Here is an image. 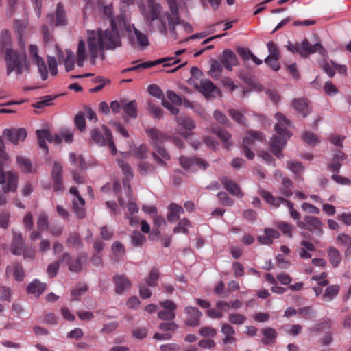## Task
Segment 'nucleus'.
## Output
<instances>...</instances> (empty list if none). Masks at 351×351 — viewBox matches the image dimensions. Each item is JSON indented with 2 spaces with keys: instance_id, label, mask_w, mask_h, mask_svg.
<instances>
[{
  "instance_id": "44",
  "label": "nucleus",
  "mask_w": 351,
  "mask_h": 351,
  "mask_svg": "<svg viewBox=\"0 0 351 351\" xmlns=\"http://www.w3.org/2000/svg\"><path fill=\"white\" fill-rule=\"evenodd\" d=\"M146 242V237L138 231H134L131 236V243L133 246L139 247Z\"/></svg>"
},
{
  "instance_id": "9",
  "label": "nucleus",
  "mask_w": 351,
  "mask_h": 351,
  "mask_svg": "<svg viewBox=\"0 0 351 351\" xmlns=\"http://www.w3.org/2000/svg\"><path fill=\"white\" fill-rule=\"evenodd\" d=\"M277 121L274 125V130L278 135L292 134L289 130L288 128H291L292 123L289 121L285 115L280 112H277L275 115Z\"/></svg>"
},
{
  "instance_id": "21",
  "label": "nucleus",
  "mask_w": 351,
  "mask_h": 351,
  "mask_svg": "<svg viewBox=\"0 0 351 351\" xmlns=\"http://www.w3.org/2000/svg\"><path fill=\"white\" fill-rule=\"evenodd\" d=\"M155 152L152 155L154 160L160 166H165V160H170V155L162 145L153 147Z\"/></svg>"
},
{
  "instance_id": "46",
  "label": "nucleus",
  "mask_w": 351,
  "mask_h": 351,
  "mask_svg": "<svg viewBox=\"0 0 351 351\" xmlns=\"http://www.w3.org/2000/svg\"><path fill=\"white\" fill-rule=\"evenodd\" d=\"M28 23L29 22L27 19H23L21 20L16 19L14 21V26L20 37L24 34Z\"/></svg>"
},
{
  "instance_id": "51",
  "label": "nucleus",
  "mask_w": 351,
  "mask_h": 351,
  "mask_svg": "<svg viewBox=\"0 0 351 351\" xmlns=\"http://www.w3.org/2000/svg\"><path fill=\"white\" fill-rule=\"evenodd\" d=\"M57 96L46 95L40 98V100L32 104L35 108H43L45 106L51 104V101L56 99Z\"/></svg>"
},
{
  "instance_id": "41",
  "label": "nucleus",
  "mask_w": 351,
  "mask_h": 351,
  "mask_svg": "<svg viewBox=\"0 0 351 351\" xmlns=\"http://www.w3.org/2000/svg\"><path fill=\"white\" fill-rule=\"evenodd\" d=\"M9 156L5 152V145L0 136V172L5 171V162L8 160Z\"/></svg>"
},
{
  "instance_id": "1",
  "label": "nucleus",
  "mask_w": 351,
  "mask_h": 351,
  "mask_svg": "<svg viewBox=\"0 0 351 351\" xmlns=\"http://www.w3.org/2000/svg\"><path fill=\"white\" fill-rule=\"evenodd\" d=\"M103 12L110 20V28L102 30L87 31V44L90 56V62L95 65L99 57L104 60V50H114L121 47V41L118 32L117 24L112 15V6L108 5L103 7Z\"/></svg>"
},
{
  "instance_id": "6",
  "label": "nucleus",
  "mask_w": 351,
  "mask_h": 351,
  "mask_svg": "<svg viewBox=\"0 0 351 351\" xmlns=\"http://www.w3.org/2000/svg\"><path fill=\"white\" fill-rule=\"evenodd\" d=\"M0 184L3 185L5 193L14 192L18 185L17 175L10 171L0 172Z\"/></svg>"
},
{
  "instance_id": "33",
  "label": "nucleus",
  "mask_w": 351,
  "mask_h": 351,
  "mask_svg": "<svg viewBox=\"0 0 351 351\" xmlns=\"http://www.w3.org/2000/svg\"><path fill=\"white\" fill-rule=\"evenodd\" d=\"M85 201L82 197L73 200V208L77 217L82 219L85 217Z\"/></svg>"
},
{
  "instance_id": "7",
  "label": "nucleus",
  "mask_w": 351,
  "mask_h": 351,
  "mask_svg": "<svg viewBox=\"0 0 351 351\" xmlns=\"http://www.w3.org/2000/svg\"><path fill=\"white\" fill-rule=\"evenodd\" d=\"M46 20L48 23L54 26H63L67 24L66 14L61 2L57 4L56 16L53 14H48Z\"/></svg>"
},
{
  "instance_id": "64",
  "label": "nucleus",
  "mask_w": 351,
  "mask_h": 351,
  "mask_svg": "<svg viewBox=\"0 0 351 351\" xmlns=\"http://www.w3.org/2000/svg\"><path fill=\"white\" fill-rule=\"evenodd\" d=\"M217 196L218 197L220 202L226 206H232L234 204V201L228 196L226 192L218 193Z\"/></svg>"
},
{
  "instance_id": "56",
  "label": "nucleus",
  "mask_w": 351,
  "mask_h": 351,
  "mask_svg": "<svg viewBox=\"0 0 351 351\" xmlns=\"http://www.w3.org/2000/svg\"><path fill=\"white\" fill-rule=\"evenodd\" d=\"M267 47L269 51L268 57L280 58V52L277 45L273 41H269L267 43Z\"/></svg>"
},
{
  "instance_id": "20",
  "label": "nucleus",
  "mask_w": 351,
  "mask_h": 351,
  "mask_svg": "<svg viewBox=\"0 0 351 351\" xmlns=\"http://www.w3.org/2000/svg\"><path fill=\"white\" fill-rule=\"evenodd\" d=\"M12 242L11 245L12 252L14 255H21L23 252L25 245L23 239L20 232L12 231Z\"/></svg>"
},
{
  "instance_id": "10",
  "label": "nucleus",
  "mask_w": 351,
  "mask_h": 351,
  "mask_svg": "<svg viewBox=\"0 0 351 351\" xmlns=\"http://www.w3.org/2000/svg\"><path fill=\"white\" fill-rule=\"evenodd\" d=\"M88 259V256L86 252H80L77 254L75 260L71 259L70 262L66 263L70 271L80 273L86 268Z\"/></svg>"
},
{
  "instance_id": "50",
  "label": "nucleus",
  "mask_w": 351,
  "mask_h": 351,
  "mask_svg": "<svg viewBox=\"0 0 351 351\" xmlns=\"http://www.w3.org/2000/svg\"><path fill=\"white\" fill-rule=\"evenodd\" d=\"M102 128L105 132V134L106 136L107 143L108 145V147L113 155L117 154V150L116 148V146L114 143L113 138H112V134L111 132L109 130V129L106 125H102Z\"/></svg>"
},
{
  "instance_id": "17",
  "label": "nucleus",
  "mask_w": 351,
  "mask_h": 351,
  "mask_svg": "<svg viewBox=\"0 0 351 351\" xmlns=\"http://www.w3.org/2000/svg\"><path fill=\"white\" fill-rule=\"evenodd\" d=\"M146 132L152 140L151 144L153 147L162 145L163 142L171 138L170 136L154 128L147 129Z\"/></svg>"
},
{
  "instance_id": "32",
  "label": "nucleus",
  "mask_w": 351,
  "mask_h": 351,
  "mask_svg": "<svg viewBox=\"0 0 351 351\" xmlns=\"http://www.w3.org/2000/svg\"><path fill=\"white\" fill-rule=\"evenodd\" d=\"M328 256L333 267H337L341 261V256L339 250L334 247H329L327 250Z\"/></svg>"
},
{
  "instance_id": "54",
  "label": "nucleus",
  "mask_w": 351,
  "mask_h": 351,
  "mask_svg": "<svg viewBox=\"0 0 351 351\" xmlns=\"http://www.w3.org/2000/svg\"><path fill=\"white\" fill-rule=\"evenodd\" d=\"M37 229L40 231L47 230L49 227L48 216L45 213H40L37 219Z\"/></svg>"
},
{
  "instance_id": "5",
  "label": "nucleus",
  "mask_w": 351,
  "mask_h": 351,
  "mask_svg": "<svg viewBox=\"0 0 351 351\" xmlns=\"http://www.w3.org/2000/svg\"><path fill=\"white\" fill-rule=\"evenodd\" d=\"M27 130L23 128H10L4 129L3 131V135L1 136L2 139L4 138L8 141L16 145L20 141H24L27 137Z\"/></svg>"
},
{
  "instance_id": "15",
  "label": "nucleus",
  "mask_w": 351,
  "mask_h": 351,
  "mask_svg": "<svg viewBox=\"0 0 351 351\" xmlns=\"http://www.w3.org/2000/svg\"><path fill=\"white\" fill-rule=\"evenodd\" d=\"M220 61L224 67L230 71L232 70V66L239 64V60L235 53L228 49L223 50Z\"/></svg>"
},
{
  "instance_id": "37",
  "label": "nucleus",
  "mask_w": 351,
  "mask_h": 351,
  "mask_svg": "<svg viewBox=\"0 0 351 351\" xmlns=\"http://www.w3.org/2000/svg\"><path fill=\"white\" fill-rule=\"evenodd\" d=\"M339 290L340 287L338 285L328 286L322 295L323 300L328 302L332 301L339 294Z\"/></svg>"
},
{
  "instance_id": "55",
  "label": "nucleus",
  "mask_w": 351,
  "mask_h": 351,
  "mask_svg": "<svg viewBox=\"0 0 351 351\" xmlns=\"http://www.w3.org/2000/svg\"><path fill=\"white\" fill-rule=\"evenodd\" d=\"M176 208H178V204L175 203H171L169 206V210L170 212L168 213L167 218L169 222H175L180 218L176 210Z\"/></svg>"
},
{
  "instance_id": "22",
  "label": "nucleus",
  "mask_w": 351,
  "mask_h": 351,
  "mask_svg": "<svg viewBox=\"0 0 351 351\" xmlns=\"http://www.w3.org/2000/svg\"><path fill=\"white\" fill-rule=\"evenodd\" d=\"M221 182L224 188L232 195L241 198L243 196L239 186L233 180L228 179L227 177H223Z\"/></svg>"
},
{
  "instance_id": "30",
  "label": "nucleus",
  "mask_w": 351,
  "mask_h": 351,
  "mask_svg": "<svg viewBox=\"0 0 351 351\" xmlns=\"http://www.w3.org/2000/svg\"><path fill=\"white\" fill-rule=\"evenodd\" d=\"M200 92L205 97L208 98L213 92L218 90L217 86L208 79L202 80L200 82Z\"/></svg>"
},
{
  "instance_id": "38",
  "label": "nucleus",
  "mask_w": 351,
  "mask_h": 351,
  "mask_svg": "<svg viewBox=\"0 0 351 351\" xmlns=\"http://www.w3.org/2000/svg\"><path fill=\"white\" fill-rule=\"evenodd\" d=\"M66 242L76 250H80L83 247V242L77 233H71L67 238Z\"/></svg>"
},
{
  "instance_id": "63",
  "label": "nucleus",
  "mask_w": 351,
  "mask_h": 351,
  "mask_svg": "<svg viewBox=\"0 0 351 351\" xmlns=\"http://www.w3.org/2000/svg\"><path fill=\"white\" fill-rule=\"evenodd\" d=\"M14 276L17 281H22L25 276V271L21 265L15 263L13 264Z\"/></svg>"
},
{
  "instance_id": "4",
  "label": "nucleus",
  "mask_w": 351,
  "mask_h": 351,
  "mask_svg": "<svg viewBox=\"0 0 351 351\" xmlns=\"http://www.w3.org/2000/svg\"><path fill=\"white\" fill-rule=\"evenodd\" d=\"M126 31L128 32V40L130 44L135 47L136 44L143 49L147 47L149 44L147 36L136 29L134 25L126 26Z\"/></svg>"
},
{
  "instance_id": "35",
  "label": "nucleus",
  "mask_w": 351,
  "mask_h": 351,
  "mask_svg": "<svg viewBox=\"0 0 351 351\" xmlns=\"http://www.w3.org/2000/svg\"><path fill=\"white\" fill-rule=\"evenodd\" d=\"M212 132L223 141L224 143V147L228 149L231 145L230 142L231 137L230 134L221 128H217L215 127L212 128Z\"/></svg>"
},
{
  "instance_id": "16",
  "label": "nucleus",
  "mask_w": 351,
  "mask_h": 351,
  "mask_svg": "<svg viewBox=\"0 0 351 351\" xmlns=\"http://www.w3.org/2000/svg\"><path fill=\"white\" fill-rule=\"evenodd\" d=\"M113 282L115 284L114 291L118 295L123 294L131 287V282L125 275H114Z\"/></svg>"
},
{
  "instance_id": "42",
  "label": "nucleus",
  "mask_w": 351,
  "mask_h": 351,
  "mask_svg": "<svg viewBox=\"0 0 351 351\" xmlns=\"http://www.w3.org/2000/svg\"><path fill=\"white\" fill-rule=\"evenodd\" d=\"M262 134L258 132H251L250 136H246L243 141V147H251L254 143V139L261 141Z\"/></svg>"
},
{
  "instance_id": "34",
  "label": "nucleus",
  "mask_w": 351,
  "mask_h": 351,
  "mask_svg": "<svg viewBox=\"0 0 351 351\" xmlns=\"http://www.w3.org/2000/svg\"><path fill=\"white\" fill-rule=\"evenodd\" d=\"M223 70V66L221 61L217 60H210V69L208 75L215 80L219 79Z\"/></svg>"
},
{
  "instance_id": "36",
  "label": "nucleus",
  "mask_w": 351,
  "mask_h": 351,
  "mask_svg": "<svg viewBox=\"0 0 351 351\" xmlns=\"http://www.w3.org/2000/svg\"><path fill=\"white\" fill-rule=\"evenodd\" d=\"M86 48L85 43L83 40H80L78 43L76 59H77V65L80 67H82L84 64V61L86 60Z\"/></svg>"
},
{
  "instance_id": "57",
  "label": "nucleus",
  "mask_w": 351,
  "mask_h": 351,
  "mask_svg": "<svg viewBox=\"0 0 351 351\" xmlns=\"http://www.w3.org/2000/svg\"><path fill=\"white\" fill-rule=\"evenodd\" d=\"M148 93L161 100L164 99L165 95L162 90L159 88L158 85L156 84H151L148 86Z\"/></svg>"
},
{
  "instance_id": "18",
  "label": "nucleus",
  "mask_w": 351,
  "mask_h": 351,
  "mask_svg": "<svg viewBox=\"0 0 351 351\" xmlns=\"http://www.w3.org/2000/svg\"><path fill=\"white\" fill-rule=\"evenodd\" d=\"M71 260V256L68 252H64L63 255L60 257L57 261L50 263L47 269V273L49 278H53L57 274L60 264L62 263H69Z\"/></svg>"
},
{
  "instance_id": "60",
  "label": "nucleus",
  "mask_w": 351,
  "mask_h": 351,
  "mask_svg": "<svg viewBox=\"0 0 351 351\" xmlns=\"http://www.w3.org/2000/svg\"><path fill=\"white\" fill-rule=\"evenodd\" d=\"M38 139H43L44 141H47L49 143L53 142V138L51 133L49 130L40 129L36 130Z\"/></svg>"
},
{
  "instance_id": "19",
  "label": "nucleus",
  "mask_w": 351,
  "mask_h": 351,
  "mask_svg": "<svg viewBox=\"0 0 351 351\" xmlns=\"http://www.w3.org/2000/svg\"><path fill=\"white\" fill-rule=\"evenodd\" d=\"M8 50H14L12 48V35L9 30L4 29L0 33V51L5 54Z\"/></svg>"
},
{
  "instance_id": "13",
  "label": "nucleus",
  "mask_w": 351,
  "mask_h": 351,
  "mask_svg": "<svg viewBox=\"0 0 351 351\" xmlns=\"http://www.w3.org/2000/svg\"><path fill=\"white\" fill-rule=\"evenodd\" d=\"M304 220L307 222V230L315 234L318 237L322 236L324 233L322 228L324 224L319 218L306 215L304 217Z\"/></svg>"
},
{
  "instance_id": "49",
  "label": "nucleus",
  "mask_w": 351,
  "mask_h": 351,
  "mask_svg": "<svg viewBox=\"0 0 351 351\" xmlns=\"http://www.w3.org/2000/svg\"><path fill=\"white\" fill-rule=\"evenodd\" d=\"M190 226V221L187 219L183 218L179 221L178 226L173 228V231L174 233L182 232L184 234H188V227Z\"/></svg>"
},
{
  "instance_id": "52",
  "label": "nucleus",
  "mask_w": 351,
  "mask_h": 351,
  "mask_svg": "<svg viewBox=\"0 0 351 351\" xmlns=\"http://www.w3.org/2000/svg\"><path fill=\"white\" fill-rule=\"evenodd\" d=\"M118 164L122 171L123 174L125 176L128 180L133 178V171L128 163H126L122 160H119Z\"/></svg>"
},
{
  "instance_id": "26",
  "label": "nucleus",
  "mask_w": 351,
  "mask_h": 351,
  "mask_svg": "<svg viewBox=\"0 0 351 351\" xmlns=\"http://www.w3.org/2000/svg\"><path fill=\"white\" fill-rule=\"evenodd\" d=\"M121 106L126 114L132 118L137 117V103L135 100L128 101L126 99H121Z\"/></svg>"
},
{
  "instance_id": "2",
  "label": "nucleus",
  "mask_w": 351,
  "mask_h": 351,
  "mask_svg": "<svg viewBox=\"0 0 351 351\" xmlns=\"http://www.w3.org/2000/svg\"><path fill=\"white\" fill-rule=\"evenodd\" d=\"M3 55L8 75H10L12 72H15L17 75H20L24 72H29V64L25 52H19L15 49L8 50Z\"/></svg>"
},
{
  "instance_id": "12",
  "label": "nucleus",
  "mask_w": 351,
  "mask_h": 351,
  "mask_svg": "<svg viewBox=\"0 0 351 351\" xmlns=\"http://www.w3.org/2000/svg\"><path fill=\"white\" fill-rule=\"evenodd\" d=\"M51 178L54 182V191H60L63 190L62 166L58 162H53L51 171Z\"/></svg>"
},
{
  "instance_id": "8",
  "label": "nucleus",
  "mask_w": 351,
  "mask_h": 351,
  "mask_svg": "<svg viewBox=\"0 0 351 351\" xmlns=\"http://www.w3.org/2000/svg\"><path fill=\"white\" fill-rule=\"evenodd\" d=\"M291 134H285L274 136L271 139V150L272 153L278 158H282V149L286 145L288 139L290 138Z\"/></svg>"
},
{
  "instance_id": "25",
  "label": "nucleus",
  "mask_w": 351,
  "mask_h": 351,
  "mask_svg": "<svg viewBox=\"0 0 351 351\" xmlns=\"http://www.w3.org/2000/svg\"><path fill=\"white\" fill-rule=\"evenodd\" d=\"M261 332L264 336V338L261 340V343L265 346H271L277 338L278 333L276 330L270 327H266L261 330Z\"/></svg>"
},
{
  "instance_id": "62",
  "label": "nucleus",
  "mask_w": 351,
  "mask_h": 351,
  "mask_svg": "<svg viewBox=\"0 0 351 351\" xmlns=\"http://www.w3.org/2000/svg\"><path fill=\"white\" fill-rule=\"evenodd\" d=\"M228 320L231 324L241 325L245 322L246 318L244 315L239 313H231L228 316Z\"/></svg>"
},
{
  "instance_id": "61",
  "label": "nucleus",
  "mask_w": 351,
  "mask_h": 351,
  "mask_svg": "<svg viewBox=\"0 0 351 351\" xmlns=\"http://www.w3.org/2000/svg\"><path fill=\"white\" fill-rule=\"evenodd\" d=\"M280 58H271L267 56L265 58L264 62L272 70L277 71L280 69V65L278 62V60Z\"/></svg>"
},
{
  "instance_id": "48",
  "label": "nucleus",
  "mask_w": 351,
  "mask_h": 351,
  "mask_svg": "<svg viewBox=\"0 0 351 351\" xmlns=\"http://www.w3.org/2000/svg\"><path fill=\"white\" fill-rule=\"evenodd\" d=\"M228 112L231 118L237 123L246 125V119L240 111L235 109H230Z\"/></svg>"
},
{
  "instance_id": "45",
  "label": "nucleus",
  "mask_w": 351,
  "mask_h": 351,
  "mask_svg": "<svg viewBox=\"0 0 351 351\" xmlns=\"http://www.w3.org/2000/svg\"><path fill=\"white\" fill-rule=\"evenodd\" d=\"M287 168L296 176H300L304 169V167L301 162L293 160L287 162Z\"/></svg>"
},
{
  "instance_id": "40",
  "label": "nucleus",
  "mask_w": 351,
  "mask_h": 351,
  "mask_svg": "<svg viewBox=\"0 0 351 351\" xmlns=\"http://www.w3.org/2000/svg\"><path fill=\"white\" fill-rule=\"evenodd\" d=\"M159 277L158 270L156 268H152L148 276L145 280L146 285L149 287H156Z\"/></svg>"
},
{
  "instance_id": "29",
  "label": "nucleus",
  "mask_w": 351,
  "mask_h": 351,
  "mask_svg": "<svg viewBox=\"0 0 351 351\" xmlns=\"http://www.w3.org/2000/svg\"><path fill=\"white\" fill-rule=\"evenodd\" d=\"M92 140L99 146H105L107 145V139L105 132L101 128H94L90 131Z\"/></svg>"
},
{
  "instance_id": "3",
  "label": "nucleus",
  "mask_w": 351,
  "mask_h": 351,
  "mask_svg": "<svg viewBox=\"0 0 351 351\" xmlns=\"http://www.w3.org/2000/svg\"><path fill=\"white\" fill-rule=\"evenodd\" d=\"M149 15L147 20L152 23L157 20V29L162 34H167V27L166 24L167 18L165 13L162 15V6L152 1H149Z\"/></svg>"
},
{
  "instance_id": "14",
  "label": "nucleus",
  "mask_w": 351,
  "mask_h": 351,
  "mask_svg": "<svg viewBox=\"0 0 351 351\" xmlns=\"http://www.w3.org/2000/svg\"><path fill=\"white\" fill-rule=\"evenodd\" d=\"M184 313L187 315L186 320V324L187 326L194 327L199 324V319L202 313L197 308L186 306Z\"/></svg>"
},
{
  "instance_id": "27",
  "label": "nucleus",
  "mask_w": 351,
  "mask_h": 351,
  "mask_svg": "<svg viewBox=\"0 0 351 351\" xmlns=\"http://www.w3.org/2000/svg\"><path fill=\"white\" fill-rule=\"evenodd\" d=\"M46 289V284L35 279L27 286V293L35 297H39Z\"/></svg>"
},
{
  "instance_id": "43",
  "label": "nucleus",
  "mask_w": 351,
  "mask_h": 351,
  "mask_svg": "<svg viewBox=\"0 0 351 351\" xmlns=\"http://www.w3.org/2000/svg\"><path fill=\"white\" fill-rule=\"evenodd\" d=\"M302 138L308 145L313 147L320 142L317 135L309 131L304 132L302 136Z\"/></svg>"
},
{
  "instance_id": "28",
  "label": "nucleus",
  "mask_w": 351,
  "mask_h": 351,
  "mask_svg": "<svg viewBox=\"0 0 351 351\" xmlns=\"http://www.w3.org/2000/svg\"><path fill=\"white\" fill-rule=\"evenodd\" d=\"M237 51L244 61L252 60L257 65H261L263 63V61L256 57L248 48L238 47H237Z\"/></svg>"
},
{
  "instance_id": "58",
  "label": "nucleus",
  "mask_w": 351,
  "mask_h": 351,
  "mask_svg": "<svg viewBox=\"0 0 351 351\" xmlns=\"http://www.w3.org/2000/svg\"><path fill=\"white\" fill-rule=\"evenodd\" d=\"M38 66V72L40 75L41 79L43 80H47L48 77V71L46 64L45 63L43 59H40L36 62H34Z\"/></svg>"
},
{
  "instance_id": "39",
  "label": "nucleus",
  "mask_w": 351,
  "mask_h": 351,
  "mask_svg": "<svg viewBox=\"0 0 351 351\" xmlns=\"http://www.w3.org/2000/svg\"><path fill=\"white\" fill-rule=\"evenodd\" d=\"M176 120L178 125L186 130H191L195 128V122L188 117L178 116L176 117Z\"/></svg>"
},
{
  "instance_id": "11",
  "label": "nucleus",
  "mask_w": 351,
  "mask_h": 351,
  "mask_svg": "<svg viewBox=\"0 0 351 351\" xmlns=\"http://www.w3.org/2000/svg\"><path fill=\"white\" fill-rule=\"evenodd\" d=\"M299 45V54L303 58H307L309 55L317 51L322 53V51H324V48L319 43L311 45L306 38Z\"/></svg>"
},
{
  "instance_id": "24",
  "label": "nucleus",
  "mask_w": 351,
  "mask_h": 351,
  "mask_svg": "<svg viewBox=\"0 0 351 351\" xmlns=\"http://www.w3.org/2000/svg\"><path fill=\"white\" fill-rule=\"evenodd\" d=\"M165 15L168 21V26L170 29L171 34L174 40L178 38V35L176 32V25L181 23V19L179 13L170 14L168 12H165Z\"/></svg>"
},
{
  "instance_id": "23",
  "label": "nucleus",
  "mask_w": 351,
  "mask_h": 351,
  "mask_svg": "<svg viewBox=\"0 0 351 351\" xmlns=\"http://www.w3.org/2000/svg\"><path fill=\"white\" fill-rule=\"evenodd\" d=\"M291 105L295 110L298 113L301 114L304 117H306L311 112L308 107V102L307 99L304 98L293 99Z\"/></svg>"
},
{
  "instance_id": "53",
  "label": "nucleus",
  "mask_w": 351,
  "mask_h": 351,
  "mask_svg": "<svg viewBox=\"0 0 351 351\" xmlns=\"http://www.w3.org/2000/svg\"><path fill=\"white\" fill-rule=\"evenodd\" d=\"M74 122L76 128L80 130L81 132H84L86 130V121L84 113L82 112H78L75 117Z\"/></svg>"
},
{
  "instance_id": "31",
  "label": "nucleus",
  "mask_w": 351,
  "mask_h": 351,
  "mask_svg": "<svg viewBox=\"0 0 351 351\" xmlns=\"http://www.w3.org/2000/svg\"><path fill=\"white\" fill-rule=\"evenodd\" d=\"M16 162L23 173H30L34 172L32 162L28 158L19 156L16 157Z\"/></svg>"
},
{
  "instance_id": "47",
  "label": "nucleus",
  "mask_w": 351,
  "mask_h": 351,
  "mask_svg": "<svg viewBox=\"0 0 351 351\" xmlns=\"http://www.w3.org/2000/svg\"><path fill=\"white\" fill-rule=\"evenodd\" d=\"M260 195L269 204L278 207L280 206V201L278 198H275L271 193L265 190H261L260 192Z\"/></svg>"
},
{
  "instance_id": "59",
  "label": "nucleus",
  "mask_w": 351,
  "mask_h": 351,
  "mask_svg": "<svg viewBox=\"0 0 351 351\" xmlns=\"http://www.w3.org/2000/svg\"><path fill=\"white\" fill-rule=\"evenodd\" d=\"M147 106V110L157 119H161L162 117V110L158 106H156L152 101H149Z\"/></svg>"
}]
</instances>
